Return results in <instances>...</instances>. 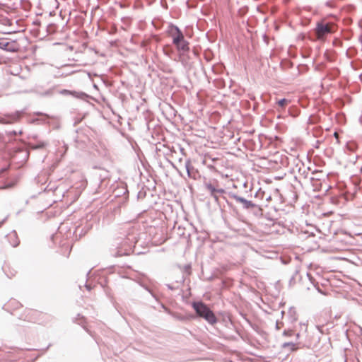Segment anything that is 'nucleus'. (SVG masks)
Instances as JSON below:
<instances>
[{
    "mask_svg": "<svg viewBox=\"0 0 362 362\" xmlns=\"http://www.w3.org/2000/svg\"><path fill=\"white\" fill-rule=\"evenodd\" d=\"M85 286L87 288V290H88V291L91 290V287H90V286L89 284H86Z\"/></svg>",
    "mask_w": 362,
    "mask_h": 362,
    "instance_id": "22",
    "label": "nucleus"
},
{
    "mask_svg": "<svg viewBox=\"0 0 362 362\" xmlns=\"http://www.w3.org/2000/svg\"><path fill=\"white\" fill-rule=\"evenodd\" d=\"M7 217H6L3 221H1V222H3V223L6 221Z\"/></svg>",
    "mask_w": 362,
    "mask_h": 362,
    "instance_id": "29",
    "label": "nucleus"
},
{
    "mask_svg": "<svg viewBox=\"0 0 362 362\" xmlns=\"http://www.w3.org/2000/svg\"><path fill=\"white\" fill-rule=\"evenodd\" d=\"M289 347L291 351H295L297 349L296 344L293 342H285L282 344V348Z\"/></svg>",
    "mask_w": 362,
    "mask_h": 362,
    "instance_id": "13",
    "label": "nucleus"
},
{
    "mask_svg": "<svg viewBox=\"0 0 362 362\" xmlns=\"http://www.w3.org/2000/svg\"><path fill=\"white\" fill-rule=\"evenodd\" d=\"M25 93H35L40 96H49L52 94V90L51 88L44 90L42 87L40 86H35L33 89L30 90H26Z\"/></svg>",
    "mask_w": 362,
    "mask_h": 362,
    "instance_id": "9",
    "label": "nucleus"
},
{
    "mask_svg": "<svg viewBox=\"0 0 362 362\" xmlns=\"http://www.w3.org/2000/svg\"><path fill=\"white\" fill-rule=\"evenodd\" d=\"M36 115H42L43 114L42 112H37Z\"/></svg>",
    "mask_w": 362,
    "mask_h": 362,
    "instance_id": "28",
    "label": "nucleus"
},
{
    "mask_svg": "<svg viewBox=\"0 0 362 362\" xmlns=\"http://www.w3.org/2000/svg\"><path fill=\"white\" fill-rule=\"evenodd\" d=\"M289 100L286 98H282L277 101V105L281 107H284L288 103Z\"/></svg>",
    "mask_w": 362,
    "mask_h": 362,
    "instance_id": "14",
    "label": "nucleus"
},
{
    "mask_svg": "<svg viewBox=\"0 0 362 362\" xmlns=\"http://www.w3.org/2000/svg\"><path fill=\"white\" fill-rule=\"evenodd\" d=\"M0 49L8 52H16L18 49L17 43L8 38H0Z\"/></svg>",
    "mask_w": 362,
    "mask_h": 362,
    "instance_id": "7",
    "label": "nucleus"
},
{
    "mask_svg": "<svg viewBox=\"0 0 362 362\" xmlns=\"http://www.w3.org/2000/svg\"><path fill=\"white\" fill-rule=\"evenodd\" d=\"M48 143L45 141H38L36 144H31L30 146L33 149H41L47 146Z\"/></svg>",
    "mask_w": 362,
    "mask_h": 362,
    "instance_id": "11",
    "label": "nucleus"
},
{
    "mask_svg": "<svg viewBox=\"0 0 362 362\" xmlns=\"http://www.w3.org/2000/svg\"><path fill=\"white\" fill-rule=\"evenodd\" d=\"M296 338H297V339H298L299 338V337H300V334H299V333H297V334H296Z\"/></svg>",
    "mask_w": 362,
    "mask_h": 362,
    "instance_id": "26",
    "label": "nucleus"
},
{
    "mask_svg": "<svg viewBox=\"0 0 362 362\" xmlns=\"http://www.w3.org/2000/svg\"><path fill=\"white\" fill-rule=\"evenodd\" d=\"M228 197L234 199L236 203L240 204L243 209L251 210L257 207V205L252 202L238 196L234 192H228Z\"/></svg>",
    "mask_w": 362,
    "mask_h": 362,
    "instance_id": "5",
    "label": "nucleus"
},
{
    "mask_svg": "<svg viewBox=\"0 0 362 362\" xmlns=\"http://www.w3.org/2000/svg\"><path fill=\"white\" fill-rule=\"evenodd\" d=\"M335 30L334 24L322 19L316 23L314 33L317 40L325 41L327 37Z\"/></svg>",
    "mask_w": 362,
    "mask_h": 362,
    "instance_id": "2",
    "label": "nucleus"
},
{
    "mask_svg": "<svg viewBox=\"0 0 362 362\" xmlns=\"http://www.w3.org/2000/svg\"><path fill=\"white\" fill-rule=\"evenodd\" d=\"M192 305L197 315L204 319L209 324L213 325L217 322L218 320L214 312L202 301H194Z\"/></svg>",
    "mask_w": 362,
    "mask_h": 362,
    "instance_id": "1",
    "label": "nucleus"
},
{
    "mask_svg": "<svg viewBox=\"0 0 362 362\" xmlns=\"http://www.w3.org/2000/svg\"><path fill=\"white\" fill-rule=\"evenodd\" d=\"M293 334V332L292 329H285L283 332V336L284 337H291Z\"/></svg>",
    "mask_w": 362,
    "mask_h": 362,
    "instance_id": "16",
    "label": "nucleus"
},
{
    "mask_svg": "<svg viewBox=\"0 0 362 362\" xmlns=\"http://www.w3.org/2000/svg\"><path fill=\"white\" fill-rule=\"evenodd\" d=\"M288 315L291 319V322H296L298 319L296 312L294 309L291 308L288 311Z\"/></svg>",
    "mask_w": 362,
    "mask_h": 362,
    "instance_id": "12",
    "label": "nucleus"
},
{
    "mask_svg": "<svg viewBox=\"0 0 362 362\" xmlns=\"http://www.w3.org/2000/svg\"><path fill=\"white\" fill-rule=\"evenodd\" d=\"M190 168H191V163H190V160H187L185 162V168H186V170H187V175L188 177H191L192 175H191V171H190Z\"/></svg>",
    "mask_w": 362,
    "mask_h": 362,
    "instance_id": "15",
    "label": "nucleus"
},
{
    "mask_svg": "<svg viewBox=\"0 0 362 362\" xmlns=\"http://www.w3.org/2000/svg\"><path fill=\"white\" fill-rule=\"evenodd\" d=\"M78 317H81V319H82V318H83V316H81V317L80 316V314H78Z\"/></svg>",
    "mask_w": 362,
    "mask_h": 362,
    "instance_id": "31",
    "label": "nucleus"
},
{
    "mask_svg": "<svg viewBox=\"0 0 362 362\" xmlns=\"http://www.w3.org/2000/svg\"><path fill=\"white\" fill-rule=\"evenodd\" d=\"M145 288H146V289L149 293H151V295H152L153 296H154V295L151 293V291L149 290V288H148L147 287H145Z\"/></svg>",
    "mask_w": 362,
    "mask_h": 362,
    "instance_id": "24",
    "label": "nucleus"
},
{
    "mask_svg": "<svg viewBox=\"0 0 362 362\" xmlns=\"http://www.w3.org/2000/svg\"><path fill=\"white\" fill-rule=\"evenodd\" d=\"M8 240L11 244V245L13 247H16L19 245V240H18V238L17 236V233L16 231H13L12 233H11L8 235Z\"/></svg>",
    "mask_w": 362,
    "mask_h": 362,
    "instance_id": "10",
    "label": "nucleus"
},
{
    "mask_svg": "<svg viewBox=\"0 0 362 362\" xmlns=\"http://www.w3.org/2000/svg\"><path fill=\"white\" fill-rule=\"evenodd\" d=\"M30 313H32V315H33V314H35V313H36V311H32V310H30Z\"/></svg>",
    "mask_w": 362,
    "mask_h": 362,
    "instance_id": "27",
    "label": "nucleus"
},
{
    "mask_svg": "<svg viewBox=\"0 0 362 362\" xmlns=\"http://www.w3.org/2000/svg\"><path fill=\"white\" fill-rule=\"evenodd\" d=\"M280 325H281V323H279L278 321H276V326H275L276 329H280V328H281Z\"/></svg>",
    "mask_w": 362,
    "mask_h": 362,
    "instance_id": "21",
    "label": "nucleus"
},
{
    "mask_svg": "<svg viewBox=\"0 0 362 362\" xmlns=\"http://www.w3.org/2000/svg\"><path fill=\"white\" fill-rule=\"evenodd\" d=\"M25 320H28V321H30V322H34L35 321V319L34 317H33L32 316L30 317H27L26 319H25Z\"/></svg>",
    "mask_w": 362,
    "mask_h": 362,
    "instance_id": "19",
    "label": "nucleus"
},
{
    "mask_svg": "<svg viewBox=\"0 0 362 362\" xmlns=\"http://www.w3.org/2000/svg\"><path fill=\"white\" fill-rule=\"evenodd\" d=\"M118 240H117L110 248L111 255L114 257L129 255L132 252V245L133 243H136V241L129 242V238L124 239L120 242H118Z\"/></svg>",
    "mask_w": 362,
    "mask_h": 362,
    "instance_id": "3",
    "label": "nucleus"
},
{
    "mask_svg": "<svg viewBox=\"0 0 362 362\" xmlns=\"http://www.w3.org/2000/svg\"><path fill=\"white\" fill-rule=\"evenodd\" d=\"M3 225V222H0V227Z\"/></svg>",
    "mask_w": 362,
    "mask_h": 362,
    "instance_id": "32",
    "label": "nucleus"
},
{
    "mask_svg": "<svg viewBox=\"0 0 362 362\" xmlns=\"http://www.w3.org/2000/svg\"><path fill=\"white\" fill-rule=\"evenodd\" d=\"M9 21V19L6 18H1L0 19V22H1L4 25H6Z\"/></svg>",
    "mask_w": 362,
    "mask_h": 362,
    "instance_id": "17",
    "label": "nucleus"
},
{
    "mask_svg": "<svg viewBox=\"0 0 362 362\" xmlns=\"http://www.w3.org/2000/svg\"><path fill=\"white\" fill-rule=\"evenodd\" d=\"M9 134H10L11 135H16V134H17V133H16V131H12V132H11Z\"/></svg>",
    "mask_w": 362,
    "mask_h": 362,
    "instance_id": "23",
    "label": "nucleus"
},
{
    "mask_svg": "<svg viewBox=\"0 0 362 362\" xmlns=\"http://www.w3.org/2000/svg\"><path fill=\"white\" fill-rule=\"evenodd\" d=\"M166 286H167V287H168V289H170V290H175V287H173V286L172 285H170V284H166Z\"/></svg>",
    "mask_w": 362,
    "mask_h": 362,
    "instance_id": "20",
    "label": "nucleus"
},
{
    "mask_svg": "<svg viewBox=\"0 0 362 362\" xmlns=\"http://www.w3.org/2000/svg\"><path fill=\"white\" fill-rule=\"evenodd\" d=\"M226 202H227V204H228V206H230V205H231V204H230L228 201H226Z\"/></svg>",
    "mask_w": 362,
    "mask_h": 362,
    "instance_id": "30",
    "label": "nucleus"
},
{
    "mask_svg": "<svg viewBox=\"0 0 362 362\" xmlns=\"http://www.w3.org/2000/svg\"><path fill=\"white\" fill-rule=\"evenodd\" d=\"M171 27L175 30V33L171 34L173 44L178 52L185 54L189 50V44L185 39L183 33L177 26L172 25Z\"/></svg>",
    "mask_w": 362,
    "mask_h": 362,
    "instance_id": "4",
    "label": "nucleus"
},
{
    "mask_svg": "<svg viewBox=\"0 0 362 362\" xmlns=\"http://www.w3.org/2000/svg\"><path fill=\"white\" fill-rule=\"evenodd\" d=\"M204 186L205 189L210 193V195H214V194L225 193V189L218 187V185L216 182L214 183L211 182H205Z\"/></svg>",
    "mask_w": 362,
    "mask_h": 362,
    "instance_id": "8",
    "label": "nucleus"
},
{
    "mask_svg": "<svg viewBox=\"0 0 362 362\" xmlns=\"http://www.w3.org/2000/svg\"><path fill=\"white\" fill-rule=\"evenodd\" d=\"M6 170V168H2V169H1V173H4V172H5Z\"/></svg>",
    "mask_w": 362,
    "mask_h": 362,
    "instance_id": "25",
    "label": "nucleus"
},
{
    "mask_svg": "<svg viewBox=\"0 0 362 362\" xmlns=\"http://www.w3.org/2000/svg\"><path fill=\"white\" fill-rule=\"evenodd\" d=\"M211 196L214 198V201H215L216 203H218V199H218V194H214V195H211Z\"/></svg>",
    "mask_w": 362,
    "mask_h": 362,
    "instance_id": "18",
    "label": "nucleus"
},
{
    "mask_svg": "<svg viewBox=\"0 0 362 362\" xmlns=\"http://www.w3.org/2000/svg\"><path fill=\"white\" fill-rule=\"evenodd\" d=\"M23 111H16L13 113L0 116V124H8L17 122L21 118Z\"/></svg>",
    "mask_w": 362,
    "mask_h": 362,
    "instance_id": "6",
    "label": "nucleus"
}]
</instances>
